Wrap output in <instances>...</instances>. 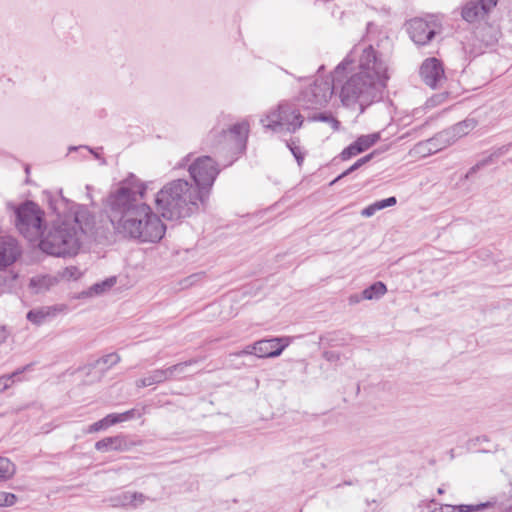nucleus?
I'll use <instances>...</instances> for the list:
<instances>
[{
  "instance_id": "nucleus-51",
  "label": "nucleus",
  "mask_w": 512,
  "mask_h": 512,
  "mask_svg": "<svg viewBox=\"0 0 512 512\" xmlns=\"http://www.w3.org/2000/svg\"><path fill=\"white\" fill-rule=\"evenodd\" d=\"M503 512H512V506L508 507L505 511Z\"/></svg>"
},
{
  "instance_id": "nucleus-41",
  "label": "nucleus",
  "mask_w": 512,
  "mask_h": 512,
  "mask_svg": "<svg viewBox=\"0 0 512 512\" xmlns=\"http://www.w3.org/2000/svg\"><path fill=\"white\" fill-rule=\"evenodd\" d=\"M80 148H85L87 149L91 154H93V156L96 158V159H100L101 160V163L102 164H106V160L104 158H101L100 155L92 148L88 147V146H79V147H75V146H72L69 148V151H74V150H77V149H80Z\"/></svg>"
},
{
  "instance_id": "nucleus-7",
  "label": "nucleus",
  "mask_w": 512,
  "mask_h": 512,
  "mask_svg": "<svg viewBox=\"0 0 512 512\" xmlns=\"http://www.w3.org/2000/svg\"><path fill=\"white\" fill-rule=\"evenodd\" d=\"M15 226L29 241L39 239L42 233L44 212L33 201L27 200L14 207Z\"/></svg>"
},
{
  "instance_id": "nucleus-5",
  "label": "nucleus",
  "mask_w": 512,
  "mask_h": 512,
  "mask_svg": "<svg viewBox=\"0 0 512 512\" xmlns=\"http://www.w3.org/2000/svg\"><path fill=\"white\" fill-rule=\"evenodd\" d=\"M325 122L334 131L340 129L341 123L332 114H309L302 110V103L297 97L282 100L276 109L271 110L260 122L265 129L279 132L283 128L290 133H295L303 127L304 122Z\"/></svg>"
},
{
  "instance_id": "nucleus-6",
  "label": "nucleus",
  "mask_w": 512,
  "mask_h": 512,
  "mask_svg": "<svg viewBox=\"0 0 512 512\" xmlns=\"http://www.w3.org/2000/svg\"><path fill=\"white\" fill-rule=\"evenodd\" d=\"M357 52L355 47L344 60L337 65L334 70L332 79L330 78H317L314 82L302 89L298 96V100L302 103V110L309 114H331L330 112H320L331 99L337 83L341 82L339 76L342 75L349 66L354 62L352 57Z\"/></svg>"
},
{
  "instance_id": "nucleus-19",
  "label": "nucleus",
  "mask_w": 512,
  "mask_h": 512,
  "mask_svg": "<svg viewBox=\"0 0 512 512\" xmlns=\"http://www.w3.org/2000/svg\"><path fill=\"white\" fill-rule=\"evenodd\" d=\"M511 147H512V143H509V144L503 145V146L495 149L487 157L478 161L474 166H472L469 169V171L467 172L466 177L468 178V177L472 176L477 171H479L481 168L493 163L494 159L499 158V157L505 155L506 153H508V151L510 150Z\"/></svg>"
},
{
  "instance_id": "nucleus-22",
  "label": "nucleus",
  "mask_w": 512,
  "mask_h": 512,
  "mask_svg": "<svg viewBox=\"0 0 512 512\" xmlns=\"http://www.w3.org/2000/svg\"><path fill=\"white\" fill-rule=\"evenodd\" d=\"M380 139L379 133H372L368 135L359 136L354 142L357 152L362 153L372 147Z\"/></svg>"
},
{
  "instance_id": "nucleus-38",
  "label": "nucleus",
  "mask_w": 512,
  "mask_h": 512,
  "mask_svg": "<svg viewBox=\"0 0 512 512\" xmlns=\"http://www.w3.org/2000/svg\"><path fill=\"white\" fill-rule=\"evenodd\" d=\"M322 356L328 362H337L338 360H340V353L337 351H324Z\"/></svg>"
},
{
  "instance_id": "nucleus-21",
  "label": "nucleus",
  "mask_w": 512,
  "mask_h": 512,
  "mask_svg": "<svg viewBox=\"0 0 512 512\" xmlns=\"http://www.w3.org/2000/svg\"><path fill=\"white\" fill-rule=\"evenodd\" d=\"M56 309L54 307H41L38 309H32L27 313V319L35 324L41 325L47 319L55 316Z\"/></svg>"
},
{
  "instance_id": "nucleus-1",
  "label": "nucleus",
  "mask_w": 512,
  "mask_h": 512,
  "mask_svg": "<svg viewBox=\"0 0 512 512\" xmlns=\"http://www.w3.org/2000/svg\"><path fill=\"white\" fill-rule=\"evenodd\" d=\"M146 185L130 174L107 196L105 212L114 233L139 243H157L165 235L166 226L152 208L143 201Z\"/></svg>"
},
{
  "instance_id": "nucleus-26",
  "label": "nucleus",
  "mask_w": 512,
  "mask_h": 512,
  "mask_svg": "<svg viewBox=\"0 0 512 512\" xmlns=\"http://www.w3.org/2000/svg\"><path fill=\"white\" fill-rule=\"evenodd\" d=\"M15 472V464L8 458L0 456V482L11 479Z\"/></svg>"
},
{
  "instance_id": "nucleus-25",
  "label": "nucleus",
  "mask_w": 512,
  "mask_h": 512,
  "mask_svg": "<svg viewBox=\"0 0 512 512\" xmlns=\"http://www.w3.org/2000/svg\"><path fill=\"white\" fill-rule=\"evenodd\" d=\"M142 416V412H139L137 409H130L123 413H111L108 414L109 421L111 426L131 420L133 418H140Z\"/></svg>"
},
{
  "instance_id": "nucleus-50",
  "label": "nucleus",
  "mask_w": 512,
  "mask_h": 512,
  "mask_svg": "<svg viewBox=\"0 0 512 512\" xmlns=\"http://www.w3.org/2000/svg\"><path fill=\"white\" fill-rule=\"evenodd\" d=\"M437 492H438V494H443L444 493V489L443 488H438Z\"/></svg>"
},
{
  "instance_id": "nucleus-29",
  "label": "nucleus",
  "mask_w": 512,
  "mask_h": 512,
  "mask_svg": "<svg viewBox=\"0 0 512 512\" xmlns=\"http://www.w3.org/2000/svg\"><path fill=\"white\" fill-rule=\"evenodd\" d=\"M320 343L330 347L342 345V339L337 337L336 333H327L320 337Z\"/></svg>"
},
{
  "instance_id": "nucleus-42",
  "label": "nucleus",
  "mask_w": 512,
  "mask_h": 512,
  "mask_svg": "<svg viewBox=\"0 0 512 512\" xmlns=\"http://www.w3.org/2000/svg\"><path fill=\"white\" fill-rule=\"evenodd\" d=\"M357 169L354 168L353 165H351L348 169H346L344 172H342L340 175H338L333 181L330 182V185H334L336 182H338L340 179L348 176L352 172L356 171Z\"/></svg>"
},
{
  "instance_id": "nucleus-43",
  "label": "nucleus",
  "mask_w": 512,
  "mask_h": 512,
  "mask_svg": "<svg viewBox=\"0 0 512 512\" xmlns=\"http://www.w3.org/2000/svg\"><path fill=\"white\" fill-rule=\"evenodd\" d=\"M483 442H489L488 437H487V436H485V435L478 436V437H475V438L471 439V440L469 441V444H470V446H472V447H476L477 445H480V444H482Z\"/></svg>"
},
{
  "instance_id": "nucleus-44",
  "label": "nucleus",
  "mask_w": 512,
  "mask_h": 512,
  "mask_svg": "<svg viewBox=\"0 0 512 512\" xmlns=\"http://www.w3.org/2000/svg\"><path fill=\"white\" fill-rule=\"evenodd\" d=\"M11 381H9V377L4 375L0 377V392H4L11 386Z\"/></svg>"
},
{
  "instance_id": "nucleus-24",
  "label": "nucleus",
  "mask_w": 512,
  "mask_h": 512,
  "mask_svg": "<svg viewBox=\"0 0 512 512\" xmlns=\"http://www.w3.org/2000/svg\"><path fill=\"white\" fill-rule=\"evenodd\" d=\"M386 292V285L383 282L378 281L363 290V297L365 300L379 299Z\"/></svg>"
},
{
  "instance_id": "nucleus-14",
  "label": "nucleus",
  "mask_w": 512,
  "mask_h": 512,
  "mask_svg": "<svg viewBox=\"0 0 512 512\" xmlns=\"http://www.w3.org/2000/svg\"><path fill=\"white\" fill-rule=\"evenodd\" d=\"M141 442L132 441L127 435L105 437L95 443V449L100 452H126Z\"/></svg>"
},
{
  "instance_id": "nucleus-20",
  "label": "nucleus",
  "mask_w": 512,
  "mask_h": 512,
  "mask_svg": "<svg viewBox=\"0 0 512 512\" xmlns=\"http://www.w3.org/2000/svg\"><path fill=\"white\" fill-rule=\"evenodd\" d=\"M56 283V279L49 276H35L30 279L29 287L35 294L44 293Z\"/></svg>"
},
{
  "instance_id": "nucleus-3",
  "label": "nucleus",
  "mask_w": 512,
  "mask_h": 512,
  "mask_svg": "<svg viewBox=\"0 0 512 512\" xmlns=\"http://www.w3.org/2000/svg\"><path fill=\"white\" fill-rule=\"evenodd\" d=\"M389 79L386 58L373 46L362 50L356 71L341 85L340 99L344 106L371 104L386 87Z\"/></svg>"
},
{
  "instance_id": "nucleus-11",
  "label": "nucleus",
  "mask_w": 512,
  "mask_h": 512,
  "mask_svg": "<svg viewBox=\"0 0 512 512\" xmlns=\"http://www.w3.org/2000/svg\"><path fill=\"white\" fill-rule=\"evenodd\" d=\"M419 74L422 81L432 89L440 87L446 79L442 62L435 57L423 61Z\"/></svg>"
},
{
  "instance_id": "nucleus-10",
  "label": "nucleus",
  "mask_w": 512,
  "mask_h": 512,
  "mask_svg": "<svg viewBox=\"0 0 512 512\" xmlns=\"http://www.w3.org/2000/svg\"><path fill=\"white\" fill-rule=\"evenodd\" d=\"M441 29V21L434 15L427 18H414L407 22V32L411 40L418 46L430 43Z\"/></svg>"
},
{
  "instance_id": "nucleus-35",
  "label": "nucleus",
  "mask_w": 512,
  "mask_h": 512,
  "mask_svg": "<svg viewBox=\"0 0 512 512\" xmlns=\"http://www.w3.org/2000/svg\"><path fill=\"white\" fill-rule=\"evenodd\" d=\"M358 154H359V152H357L354 144L351 143L349 146H347L345 149H343V151L340 153V158L343 161H346V160H348V159H350L353 156H356Z\"/></svg>"
},
{
  "instance_id": "nucleus-53",
  "label": "nucleus",
  "mask_w": 512,
  "mask_h": 512,
  "mask_svg": "<svg viewBox=\"0 0 512 512\" xmlns=\"http://www.w3.org/2000/svg\"><path fill=\"white\" fill-rule=\"evenodd\" d=\"M482 452H489L490 449H481Z\"/></svg>"
},
{
  "instance_id": "nucleus-45",
  "label": "nucleus",
  "mask_w": 512,
  "mask_h": 512,
  "mask_svg": "<svg viewBox=\"0 0 512 512\" xmlns=\"http://www.w3.org/2000/svg\"><path fill=\"white\" fill-rule=\"evenodd\" d=\"M363 292L361 294H352L348 298V302L350 305L358 304L361 300H363Z\"/></svg>"
},
{
  "instance_id": "nucleus-27",
  "label": "nucleus",
  "mask_w": 512,
  "mask_h": 512,
  "mask_svg": "<svg viewBox=\"0 0 512 512\" xmlns=\"http://www.w3.org/2000/svg\"><path fill=\"white\" fill-rule=\"evenodd\" d=\"M121 358L117 353H110L107 355H104L103 357L97 359L94 363H91L89 366L90 368H96L99 365H104L105 368L103 370H107L110 367L118 364L120 362Z\"/></svg>"
},
{
  "instance_id": "nucleus-13",
  "label": "nucleus",
  "mask_w": 512,
  "mask_h": 512,
  "mask_svg": "<svg viewBox=\"0 0 512 512\" xmlns=\"http://www.w3.org/2000/svg\"><path fill=\"white\" fill-rule=\"evenodd\" d=\"M499 0H470L462 8V18L469 22L484 20Z\"/></svg>"
},
{
  "instance_id": "nucleus-23",
  "label": "nucleus",
  "mask_w": 512,
  "mask_h": 512,
  "mask_svg": "<svg viewBox=\"0 0 512 512\" xmlns=\"http://www.w3.org/2000/svg\"><path fill=\"white\" fill-rule=\"evenodd\" d=\"M494 505L493 502L487 501L475 505H446L447 512H478Z\"/></svg>"
},
{
  "instance_id": "nucleus-12",
  "label": "nucleus",
  "mask_w": 512,
  "mask_h": 512,
  "mask_svg": "<svg viewBox=\"0 0 512 512\" xmlns=\"http://www.w3.org/2000/svg\"><path fill=\"white\" fill-rule=\"evenodd\" d=\"M476 126V121L474 119H466L461 121L451 128L438 133L434 138L428 141L429 144L439 143L442 147L451 145L458 138H461L467 135L471 130H473Z\"/></svg>"
},
{
  "instance_id": "nucleus-9",
  "label": "nucleus",
  "mask_w": 512,
  "mask_h": 512,
  "mask_svg": "<svg viewBox=\"0 0 512 512\" xmlns=\"http://www.w3.org/2000/svg\"><path fill=\"white\" fill-rule=\"evenodd\" d=\"M188 171L196 191H205L208 200L210 190L220 172L217 163L210 156H200L188 165Z\"/></svg>"
},
{
  "instance_id": "nucleus-36",
  "label": "nucleus",
  "mask_w": 512,
  "mask_h": 512,
  "mask_svg": "<svg viewBox=\"0 0 512 512\" xmlns=\"http://www.w3.org/2000/svg\"><path fill=\"white\" fill-rule=\"evenodd\" d=\"M375 203H376L378 209L381 210V209H384V208H387V207L394 206L397 203V199H396V197L391 196V197H388L386 199H382L380 201H376Z\"/></svg>"
},
{
  "instance_id": "nucleus-8",
  "label": "nucleus",
  "mask_w": 512,
  "mask_h": 512,
  "mask_svg": "<svg viewBox=\"0 0 512 512\" xmlns=\"http://www.w3.org/2000/svg\"><path fill=\"white\" fill-rule=\"evenodd\" d=\"M249 134V123L242 121L228 128H214L207 136V141L212 147L223 146L224 149L235 153H243L246 150Z\"/></svg>"
},
{
  "instance_id": "nucleus-49",
  "label": "nucleus",
  "mask_w": 512,
  "mask_h": 512,
  "mask_svg": "<svg viewBox=\"0 0 512 512\" xmlns=\"http://www.w3.org/2000/svg\"><path fill=\"white\" fill-rule=\"evenodd\" d=\"M497 40L496 36L492 37L491 40L487 41V45L489 44H492L493 42H495Z\"/></svg>"
},
{
  "instance_id": "nucleus-31",
  "label": "nucleus",
  "mask_w": 512,
  "mask_h": 512,
  "mask_svg": "<svg viewBox=\"0 0 512 512\" xmlns=\"http://www.w3.org/2000/svg\"><path fill=\"white\" fill-rule=\"evenodd\" d=\"M287 147L289 148V150L295 157L298 165H301L304 160V154L301 151V147L299 145H297L294 140L287 142Z\"/></svg>"
},
{
  "instance_id": "nucleus-4",
  "label": "nucleus",
  "mask_w": 512,
  "mask_h": 512,
  "mask_svg": "<svg viewBox=\"0 0 512 512\" xmlns=\"http://www.w3.org/2000/svg\"><path fill=\"white\" fill-rule=\"evenodd\" d=\"M205 191L198 192L185 179L166 183L156 194L155 203L162 217L167 220H180L198 212L199 205L207 204Z\"/></svg>"
},
{
  "instance_id": "nucleus-48",
  "label": "nucleus",
  "mask_w": 512,
  "mask_h": 512,
  "mask_svg": "<svg viewBox=\"0 0 512 512\" xmlns=\"http://www.w3.org/2000/svg\"><path fill=\"white\" fill-rule=\"evenodd\" d=\"M189 158H190V155H187V156L182 160V163L180 164V166H186V165H188Z\"/></svg>"
},
{
  "instance_id": "nucleus-17",
  "label": "nucleus",
  "mask_w": 512,
  "mask_h": 512,
  "mask_svg": "<svg viewBox=\"0 0 512 512\" xmlns=\"http://www.w3.org/2000/svg\"><path fill=\"white\" fill-rule=\"evenodd\" d=\"M146 500V496L140 492H130L126 491L119 495L113 496L109 499L110 505L112 507H138L140 504H143Z\"/></svg>"
},
{
  "instance_id": "nucleus-15",
  "label": "nucleus",
  "mask_w": 512,
  "mask_h": 512,
  "mask_svg": "<svg viewBox=\"0 0 512 512\" xmlns=\"http://www.w3.org/2000/svg\"><path fill=\"white\" fill-rule=\"evenodd\" d=\"M288 345V338H271L255 342L253 349L259 358H271L279 356Z\"/></svg>"
},
{
  "instance_id": "nucleus-39",
  "label": "nucleus",
  "mask_w": 512,
  "mask_h": 512,
  "mask_svg": "<svg viewBox=\"0 0 512 512\" xmlns=\"http://www.w3.org/2000/svg\"><path fill=\"white\" fill-rule=\"evenodd\" d=\"M377 211H379L376 203L374 202L373 204L365 207L362 211H361V215L363 217H371L373 216Z\"/></svg>"
},
{
  "instance_id": "nucleus-40",
  "label": "nucleus",
  "mask_w": 512,
  "mask_h": 512,
  "mask_svg": "<svg viewBox=\"0 0 512 512\" xmlns=\"http://www.w3.org/2000/svg\"><path fill=\"white\" fill-rule=\"evenodd\" d=\"M375 155V152H372L370 154H367L365 156H363L362 158L358 159L354 164V168L356 169H359L360 167H362L364 164L368 163L370 160L373 159Z\"/></svg>"
},
{
  "instance_id": "nucleus-2",
  "label": "nucleus",
  "mask_w": 512,
  "mask_h": 512,
  "mask_svg": "<svg viewBox=\"0 0 512 512\" xmlns=\"http://www.w3.org/2000/svg\"><path fill=\"white\" fill-rule=\"evenodd\" d=\"M49 207L57 218L46 231L40 235V249L52 256H74L81 247L82 235L95 237L97 240H110L112 232L101 233L95 228L94 216L84 205L69 202L63 196L49 198Z\"/></svg>"
},
{
  "instance_id": "nucleus-28",
  "label": "nucleus",
  "mask_w": 512,
  "mask_h": 512,
  "mask_svg": "<svg viewBox=\"0 0 512 512\" xmlns=\"http://www.w3.org/2000/svg\"><path fill=\"white\" fill-rule=\"evenodd\" d=\"M198 362L197 359H190L181 363H177L170 367H167V372L170 377V380L176 379L179 375L185 373V370L188 366L196 364Z\"/></svg>"
},
{
  "instance_id": "nucleus-32",
  "label": "nucleus",
  "mask_w": 512,
  "mask_h": 512,
  "mask_svg": "<svg viewBox=\"0 0 512 512\" xmlns=\"http://www.w3.org/2000/svg\"><path fill=\"white\" fill-rule=\"evenodd\" d=\"M115 282V278H109L101 283L94 284L90 290L93 291L95 294H100L106 291L107 289L111 288L115 284Z\"/></svg>"
},
{
  "instance_id": "nucleus-46",
  "label": "nucleus",
  "mask_w": 512,
  "mask_h": 512,
  "mask_svg": "<svg viewBox=\"0 0 512 512\" xmlns=\"http://www.w3.org/2000/svg\"><path fill=\"white\" fill-rule=\"evenodd\" d=\"M238 356L242 355H255L258 357V353L253 349V345L247 346L244 350L237 353Z\"/></svg>"
},
{
  "instance_id": "nucleus-34",
  "label": "nucleus",
  "mask_w": 512,
  "mask_h": 512,
  "mask_svg": "<svg viewBox=\"0 0 512 512\" xmlns=\"http://www.w3.org/2000/svg\"><path fill=\"white\" fill-rule=\"evenodd\" d=\"M81 275L80 270L75 266L66 267L62 273L63 278L68 280L70 279H78Z\"/></svg>"
},
{
  "instance_id": "nucleus-37",
  "label": "nucleus",
  "mask_w": 512,
  "mask_h": 512,
  "mask_svg": "<svg viewBox=\"0 0 512 512\" xmlns=\"http://www.w3.org/2000/svg\"><path fill=\"white\" fill-rule=\"evenodd\" d=\"M32 367V364H28L20 369H17L16 371L12 372L11 374H8L7 376L9 377V381H11V383H14L15 381H19L20 380V375L30 369Z\"/></svg>"
},
{
  "instance_id": "nucleus-18",
  "label": "nucleus",
  "mask_w": 512,
  "mask_h": 512,
  "mask_svg": "<svg viewBox=\"0 0 512 512\" xmlns=\"http://www.w3.org/2000/svg\"><path fill=\"white\" fill-rule=\"evenodd\" d=\"M170 377L167 372V368L155 369L149 374L141 379L136 381V386L138 388L148 387L154 384H161L165 381H169Z\"/></svg>"
},
{
  "instance_id": "nucleus-30",
  "label": "nucleus",
  "mask_w": 512,
  "mask_h": 512,
  "mask_svg": "<svg viewBox=\"0 0 512 512\" xmlns=\"http://www.w3.org/2000/svg\"><path fill=\"white\" fill-rule=\"evenodd\" d=\"M111 424H110V421H109V417L108 415L105 416L104 418H102L101 420L91 424L89 427H88V430L87 432L88 433H95V432H99L101 430H105L107 429L108 427H110Z\"/></svg>"
},
{
  "instance_id": "nucleus-16",
  "label": "nucleus",
  "mask_w": 512,
  "mask_h": 512,
  "mask_svg": "<svg viewBox=\"0 0 512 512\" xmlns=\"http://www.w3.org/2000/svg\"><path fill=\"white\" fill-rule=\"evenodd\" d=\"M21 254V249L15 238L10 236L0 237V268L12 265Z\"/></svg>"
},
{
  "instance_id": "nucleus-33",
  "label": "nucleus",
  "mask_w": 512,
  "mask_h": 512,
  "mask_svg": "<svg viewBox=\"0 0 512 512\" xmlns=\"http://www.w3.org/2000/svg\"><path fill=\"white\" fill-rule=\"evenodd\" d=\"M17 502V496L13 493L0 491V507H10Z\"/></svg>"
},
{
  "instance_id": "nucleus-52",
  "label": "nucleus",
  "mask_w": 512,
  "mask_h": 512,
  "mask_svg": "<svg viewBox=\"0 0 512 512\" xmlns=\"http://www.w3.org/2000/svg\"><path fill=\"white\" fill-rule=\"evenodd\" d=\"M25 172H26L27 174H29V172H30V168H29V166H27V167L25 168Z\"/></svg>"
},
{
  "instance_id": "nucleus-47",
  "label": "nucleus",
  "mask_w": 512,
  "mask_h": 512,
  "mask_svg": "<svg viewBox=\"0 0 512 512\" xmlns=\"http://www.w3.org/2000/svg\"><path fill=\"white\" fill-rule=\"evenodd\" d=\"M7 336H8V332H7L6 328L4 326H0V344L5 342V340L7 339Z\"/></svg>"
}]
</instances>
